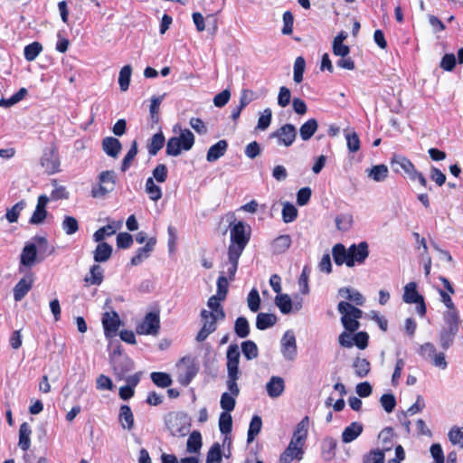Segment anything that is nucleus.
Masks as SVG:
<instances>
[{"label":"nucleus","instance_id":"052dcab7","mask_svg":"<svg viewBox=\"0 0 463 463\" xmlns=\"http://www.w3.org/2000/svg\"><path fill=\"white\" fill-rule=\"evenodd\" d=\"M229 232H245L246 223L241 220H237L233 213L226 214Z\"/></svg>","mask_w":463,"mask_h":463},{"label":"nucleus","instance_id":"2eb2a0df","mask_svg":"<svg viewBox=\"0 0 463 463\" xmlns=\"http://www.w3.org/2000/svg\"><path fill=\"white\" fill-rule=\"evenodd\" d=\"M120 325L121 321L117 312H105L103 314L102 326L107 338L116 336Z\"/></svg>","mask_w":463,"mask_h":463},{"label":"nucleus","instance_id":"f3484780","mask_svg":"<svg viewBox=\"0 0 463 463\" xmlns=\"http://www.w3.org/2000/svg\"><path fill=\"white\" fill-rule=\"evenodd\" d=\"M41 165L48 175L55 174L59 171L60 160L56 151L52 148L42 156Z\"/></svg>","mask_w":463,"mask_h":463},{"label":"nucleus","instance_id":"20e7f679","mask_svg":"<svg viewBox=\"0 0 463 463\" xmlns=\"http://www.w3.org/2000/svg\"><path fill=\"white\" fill-rule=\"evenodd\" d=\"M443 319L445 326L439 333V344L444 351H447L453 345L456 335L458 333L460 317L448 315V318Z\"/></svg>","mask_w":463,"mask_h":463},{"label":"nucleus","instance_id":"f03ea898","mask_svg":"<svg viewBox=\"0 0 463 463\" xmlns=\"http://www.w3.org/2000/svg\"><path fill=\"white\" fill-rule=\"evenodd\" d=\"M165 426L173 436L184 437L190 432L191 420L181 411H171L165 419Z\"/></svg>","mask_w":463,"mask_h":463},{"label":"nucleus","instance_id":"13d9d810","mask_svg":"<svg viewBox=\"0 0 463 463\" xmlns=\"http://www.w3.org/2000/svg\"><path fill=\"white\" fill-rule=\"evenodd\" d=\"M132 68L130 65H125L119 71L118 84L122 91H126L129 87Z\"/></svg>","mask_w":463,"mask_h":463},{"label":"nucleus","instance_id":"8fccbe9b","mask_svg":"<svg viewBox=\"0 0 463 463\" xmlns=\"http://www.w3.org/2000/svg\"><path fill=\"white\" fill-rule=\"evenodd\" d=\"M219 430L222 434H230L232 430V417L231 412H222L219 417Z\"/></svg>","mask_w":463,"mask_h":463},{"label":"nucleus","instance_id":"a18cd8bd","mask_svg":"<svg viewBox=\"0 0 463 463\" xmlns=\"http://www.w3.org/2000/svg\"><path fill=\"white\" fill-rule=\"evenodd\" d=\"M241 352L247 360H252L258 357V346L252 340H246L241 343Z\"/></svg>","mask_w":463,"mask_h":463},{"label":"nucleus","instance_id":"4d7b16f0","mask_svg":"<svg viewBox=\"0 0 463 463\" xmlns=\"http://www.w3.org/2000/svg\"><path fill=\"white\" fill-rule=\"evenodd\" d=\"M26 205L25 201L22 200L16 203L13 207L7 209L5 213V218L9 222H15L18 220V217L21 212L24 209Z\"/></svg>","mask_w":463,"mask_h":463},{"label":"nucleus","instance_id":"a19ab883","mask_svg":"<svg viewBox=\"0 0 463 463\" xmlns=\"http://www.w3.org/2000/svg\"><path fill=\"white\" fill-rule=\"evenodd\" d=\"M439 292L441 297V301L444 303V305L448 308V310L445 311L443 314V318H448V315H452V316H456L457 317H459L458 311L456 308L449 293L442 289H439Z\"/></svg>","mask_w":463,"mask_h":463},{"label":"nucleus","instance_id":"a211bd4d","mask_svg":"<svg viewBox=\"0 0 463 463\" xmlns=\"http://www.w3.org/2000/svg\"><path fill=\"white\" fill-rule=\"evenodd\" d=\"M33 284V273L26 274L22 278L14 288V298L15 301H21L31 290Z\"/></svg>","mask_w":463,"mask_h":463},{"label":"nucleus","instance_id":"cd10ccee","mask_svg":"<svg viewBox=\"0 0 463 463\" xmlns=\"http://www.w3.org/2000/svg\"><path fill=\"white\" fill-rule=\"evenodd\" d=\"M121 147V143L116 137H107L102 140V148L104 152L111 157H117Z\"/></svg>","mask_w":463,"mask_h":463},{"label":"nucleus","instance_id":"69168bd1","mask_svg":"<svg viewBox=\"0 0 463 463\" xmlns=\"http://www.w3.org/2000/svg\"><path fill=\"white\" fill-rule=\"evenodd\" d=\"M380 403L387 413H391L397 404L396 398L392 393L383 394L380 398Z\"/></svg>","mask_w":463,"mask_h":463},{"label":"nucleus","instance_id":"0e129e2a","mask_svg":"<svg viewBox=\"0 0 463 463\" xmlns=\"http://www.w3.org/2000/svg\"><path fill=\"white\" fill-rule=\"evenodd\" d=\"M42 49V44L38 42H33V43L26 45L24 48L25 59L29 61L35 60V58L41 52Z\"/></svg>","mask_w":463,"mask_h":463},{"label":"nucleus","instance_id":"7c9ffc66","mask_svg":"<svg viewBox=\"0 0 463 463\" xmlns=\"http://www.w3.org/2000/svg\"><path fill=\"white\" fill-rule=\"evenodd\" d=\"M332 255L335 265L345 264L348 267V249L342 243H336L332 249Z\"/></svg>","mask_w":463,"mask_h":463},{"label":"nucleus","instance_id":"9d476101","mask_svg":"<svg viewBox=\"0 0 463 463\" xmlns=\"http://www.w3.org/2000/svg\"><path fill=\"white\" fill-rule=\"evenodd\" d=\"M369 256L368 243L361 241L352 244L348 248V267L352 268L355 263L363 264Z\"/></svg>","mask_w":463,"mask_h":463},{"label":"nucleus","instance_id":"338daca9","mask_svg":"<svg viewBox=\"0 0 463 463\" xmlns=\"http://www.w3.org/2000/svg\"><path fill=\"white\" fill-rule=\"evenodd\" d=\"M449 439L453 445H458L463 448V427L458 428L454 426L448 433Z\"/></svg>","mask_w":463,"mask_h":463},{"label":"nucleus","instance_id":"6e6d98bb","mask_svg":"<svg viewBox=\"0 0 463 463\" xmlns=\"http://www.w3.org/2000/svg\"><path fill=\"white\" fill-rule=\"evenodd\" d=\"M384 451L380 449H371L364 456V463H384L385 455Z\"/></svg>","mask_w":463,"mask_h":463},{"label":"nucleus","instance_id":"bb28decb","mask_svg":"<svg viewBox=\"0 0 463 463\" xmlns=\"http://www.w3.org/2000/svg\"><path fill=\"white\" fill-rule=\"evenodd\" d=\"M417 283L414 281L409 282L404 287L402 299L407 304H413L421 301L423 296L417 290Z\"/></svg>","mask_w":463,"mask_h":463},{"label":"nucleus","instance_id":"39448f33","mask_svg":"<svg viewBox=\"0 0 463 463\" xmlns=\"http://www.w3.org/2000/svg\"><path fill=\"white\" fill-rule=\"evenodd\" d=\"M194 143V134L188 130H182L179 137H173L168 139L165 152L168 156H176L182 150H189Z\"/></svg>","mask_w":463,"mask_h":463},{"label":"nucleus","instance_id":"58836bf2","mask_svg":"<svg viewBox=\"0 0 463 463\" xmlns=\"http://www.w3.org/2000/svg\"><path fill=\"white\" fill-rule=\"evenodd\" d=\"M223 455L221 444L215 442L207 452L206 463H222Z\"/></svg>","mask_w":463,"mask_h":463},{"label":"nucleus","instance_id":"c756f323","mask_svg":"<svg viewBox=\"0 0 463 463\" xmlns=\"http://www.w3.org/2000/svg\"><path fill=\"white\" fill-rule=\"evenodd\" d=\"M278 321V317L275 314L260 312L256 317V327L259 330H266L272 327Z\"/></svg>","mask_w":463,"mask_h":463},{"label":"nucleus","instance_id":"72a5a7b5","mask_svg":"<svg viewBox=\"0 0 463 463\" xmlns=\"http://www.w3.org/2000/svg\"><path fill=\"white\" fill-rule=\"evenodd\" d=\"M32 433V430L30 425L27 422H24L21 424L19 429V447L26 451L30 448L31 439L30 436Z\"/></svg>","mask_w":463,"mask_h":463},{"label":"nucleus","instance_id":"dca6fc26","mask_svg":"<svg viewBox=\"0 0 463 463\" xmlns=\"http://www.w3.org/2000/svg\"><path fill=\"white\" fill-rule=\"evenodd\" d=\"M37 247L35 243H28L24 246L20 256V267L19 271H23V267L31 268L33 266L37 260L38 254Z\"/></svg>","mask_w":463,"mask_h":463},{"label":"nucleus","instance_id":"9b49d317","mask_svg":"<svg viewBox=\"0 0 463 463\" xmlns=\"http://www.w3.org/2000/svg\"><path fill=\"white\" fill-rule=\"evenodd\" d=\"M113 233H93V239L96 242H99L95 250L93 251V259L96 262L107 261L112 254V247L107 242L102 241L105 239V235H112Z\"/></svg>","mask_w":463,"mask_h":463},{"label":"nucleus","instance_id":"4c0bfd02","mask_svg":"<svg viewBox=\"0 0 463 463\" xmlns=\"http://www.w3.org/2000/svg\"><path fill=\"white\" fill-rule=\"evenodd\" d=\"M165 137L162 132H158L152 136L147 145L148 153L150 156H156L158 151L164 146Z\"/></svg>","mask_w":463,"mask_h":463},{"label":"nucleus","instance_id":"2f4dec72","mask_svg":"<svg viewBox=\"0 0 463 463\" xmlns=\"http://www.w3.org/2000/svg\"><path fill=\"white\" fill-rule=\"evenodd\" d=\"M353 368L357 377L364 378L370 373L371 364L366 358L357 356L353 362Z\"/></svg>","mask_w":463,"mask_h":463},{"label":"nucleus","instance_id":"4468645a","mask_svg":"<svg viewBox=\"0 0 463 463\" xmlns=\"http://www.w3.org/2000/svg\"><path fill=\"white\" fill-rule=\"evenodd\" d=\"M391 166L395 173L407 175L409 178H411V175H415L416 169L414 165L409 158L402 155H394L392 156Z\"/></svg>","mask_w":463,"mask_h":463},{"label":"nucleus","instance_id":"3c124183","mask_svg":"<svg viewBox=\"0 0 463 463\" xmlns=\"http://www.w3.org/2000/svg\"><path fill=\"white\" fill-rule=\"evenodd\" d=\"M240 374L241 373L237 372H227L226 385L229 390V393H232L234 396H239L240 394V388L237 383Z\"/></svg>","mask_w":463,"mask_h":463},{"label":"nucleus","instance_id":"7ed1b4c3","mask_svg":"<svg viewBox=\"0 0 463 463\" xmlns=\"http://www.w3.org/2000/svg\"><path fill=\"white\" fill-rule=\"evenodd\" d=\"M175 367L177 381L187 386L197 374L200 364L194 356L189 354L181 358Z\"/></svg>","mask_w":463,"mask_h":463},{"label":"nucleus","instance_id":"e2e57ef3","mask_svg":"<svg viewBox=\"0 0 463 463\" xmlns=\"http://www.w3.org/2000/svg\"><path fill=\"white\" fill-rule=\"evenodd\" d=\"M137 154V143L136 140H134L131 144V146L129 150L128 151L127 155L123 158L122 164H121V171L126 172L129 166L131 165V163L133 159L136 157Z\"/></svg>","mask_w":463,"mask_h":463},{"label":"nucleus","instance_id":"603ef678","mask_svg":"<svg viewBox=\"0 0 463 463\" xmlns=\"http://www.w3.org/2000/svg\"><path fill=\"white\" fill-rule=\"evenodd\" d=\"M217 291L216 295L217 298L220 300H225L228 290H229V279L224 276L223 272L217 279Z\"/></svg>","mask_w":463,"mask_h":463},{"label":"nucleus","instance_id":"6ab92c4d","mask_svg":"<svg viewBox=\"0 0 463 463\" xmlns=\"http://www.w3.org/2000/svg\"><path fill=\"white\" fill-rule=\"evenodd\" d=\"M304 450L296 441L290 440L288 448L281 453L279 457L280 463H291L294 458L301 459Z\"/></svg>","mask_w":463,"mask_h":463},{"label":"nucleus","instance_id":"e433bc0d","mask_svg":"<svg viewBox=\"0 0 463 463\" xmlns=\"http://www.w3.org/2000/svg\"><path fill=\"white\" fill-rule=\"evenodd\" d=\"M368 176L375 182H383L388 176L387 165L381 164L373 165L372 168L366 170Z\"/></svg>","mask_w":463,"mask_h":463},{"label":"nucleus","instance_id":"aec40b11","mask_svg":"<svg viewBox=\"0 0 463 463\" xmlns=\"http://www.w3.org/2000/svg\"><path fill=\"white\" fill-rule=\"evenodd\" d=\"M49 202L48 196L42 194L38 197L35 210L29 220L32 224L42 223L47 216L46 205Z\"/></svg>","mask_w":463,"mask_h":463},{"label":"nucleus","instance_id":"09e8293b","mask_svg":"<svg viewBox=\"0 0 463 463\" xmlns=\"http://www.w3.org/2000/svg\"><path fill=\"white\" fill-rule=\"evenodd\" d=\"M152 382L158 387L165 388L172 384L170 374L162 372H153L150 374Z\"/></svg>","mask_w":463,"mask_h":463},{"label":"nucleus","instance_id":"f257e3e1","mask_svg":"<svg viewBox=\"0 0 463 463\" xmlns=\"http://www.w3.org/2000/svg\"><path fill=\"white\" fill-rule=\"evenodd\" d=\"M221 301L215 295L209 298L207 301V306L211 311L207 312L204 309V339L208 335L216 330L217 322L222 321L225 318L223 307L220 304Z\"/></svg>","mask_w":463,"mask_h":463},{"label":"nucleus","instance_id":"1a4fd4ad","mask_svg":"<svg viewBox=\"0 0 463 463\" xmlns=\"http://www.w3.org/2000/svg\"><path fill=\"white\" fill-rule=\"evenodd\" d=\"M251 233H231L228 257L240 259L250 240Z\"/></svg>","mask_w":463,"mask_h":463},{"label":"nucleus","instance_id":"c9c22d12","mask_svg":"<svg viewBox=\"0 0 463 463\" xmlns=\"http://www.w3.org/2000/svg\"><path fill=\"white\" fill-rule=\"evenodd\" d=\"M262 428V419L259 415H253L250 422L248 433H247V443H251L256 436L260 432Z\"/></svg>","mask_w":463,"mask_h":463},{"label":"nucleus","instance_id":"680f3d73","mask_svg":"<svg viewBox=\"0 0 463 463\" xmlns=\"http://www.w3.org/2000/svg\"><path fill=\"white\" fill-rule=\"evenodd\" d=\"M202 445V436L197 430L193 431L187 439V451L194 453L199 450Z\"/></svg>","mask_w":463,"mask_h":463},{"label":"nucleus","instance_id":"5fc2aeb1","mask_svg":"<svg viewBox=\"0 0 463 463\" xmlns=\"http://www.w3.org/2000/svg\"><path fill=\"white\" fill-rule=\"evenodd\" d=\"M236 397L227 392H223L221 396L220 405L222 412H231L234 410L236 405Z\"/></svg>","mask_w":463,"mask_h":463},{"label":"nucleus","instance_id":"423d86ee","mask_svg":"<svg viewBox=\"0 0 463 463\" xmlns=\"http://www.w3.org/2000/svg\"><path fill=\"white\" fill-rule=\"evenodd\" d=\"M99 184L93 187L91 194L95 198L103 197L108 193L114 190L116 184V175L114 171H103L99 175Z\"/></svg>","mask_w":463,"mask_h":463},{"label":"nucleus","instance_id":"c85d7f7f","mask_svg":"<svg viewBox=\"0 0 463 463\" xmlns=\"http://www.w3.org/2000/svg\"><path fill=\"white\" fill-rule=\"evenodd\" d=\"M227 147L228 143L226 140H219L217 143H215L209 148L206 156L207 161L214 162L218 160L221 156H222L225 154Z\"/></svg>","mask_w":463,"mask_h":463},{"label":"nucleus","instance_id":"412c9836","mask_svg":"<svg viewBox=\"0 0 463 463\" xmlns=\"http://www.w3.org/2000/svg\"><path fill=\"white\" fill-rule=\"evenodd\" d=\"M240 350L237 344H232L228 346L226 353V366L227 372H237L240 373L239 364H240Z\"/></svg>","mask_w":463,"mask_h":463},{"label":"nucleus","instance_id":"49530a36","mask_svg":"<svg viewBox=\"0 0 463 463\" xmlns=\"http://www.w3.org/2000/svg\"><path fill=\"white\" fill-rule=\"evenodd\" d=\"M338 293L341 296L346 294L345 298L348 300L354 302L357 306H363L364 303V296L357 290H353L349 288L344 287L339 288Z\"/></svg>","mask_w":463,"mask_h":463},{"label":"nucleus","instance_id":"bf43d9fd","mask_svg":"<svg viewBox=\"0 0 463 463\" xmlns=\"http://www.w3.org/2000/svg\"><path fill=\"white\" fill-rule=\"evenodd\" d=\"M146 192L152 201H158L162 197L161 188L156 185L152 177L146 182Z\"/></svg>","mask_w":463,"mask_h":463},{"label":"nucleus","instance_id":"a878e982","mask_svg":"<svg viewBox=\"0 0 463 463\" xmlns=\"http://www.w3.org/2000/svg\"><path fill=\"white\" fill-rule=\"evenodd\" d=\"M285 389V382L282 377L272 376L266 384V390L269 397L277 398L282 394Z\"/></svg>","mask_w":463,"mask_h":463},{"label":"nucleus","instance_id":"ddd939ff","mask_svg":"<svg viewBox=\"0 0 463 463\" xmlns=\"http://www.w3.org/2000/svg\"><path fill=\"white\" fill-rule=\"evenodd\" d=\"M281 353L288 361H293L298 354L296 336L292 331H286L281 339Z\"/></svg>","mask_w":463,"mask_h":463},{"label":"nucleus","instance_id":"ea45409f","mask_svg":"<svg viewBox=\"0 0 463 463\" xmlns=\"http://www.w3.org/2000/svg\"><path fill=\"white\" fill-rule=\"evenodd\" d=\"M234 332L240 338H245L250 335V324L245 317H239L235 320Z\"/></svg>","mask_w":463,"mask_h":463},{"label":"nucleus","instance_id":"0eeeda50","mask_svg":"<svg viewBox=\"0 0 463 463\" xmlns=\"http://www.w3.org/2000/svg\"><path fill=\"white\" fill-rule=\"evenodd\" d=\"M160 329V317L159 314L156 312L147 313L143 321L136 327V332L138 335H156Z\"/></svg>","mask_w":463,"mask_h":463},{"label":"nucleus","instance_id":"864d4df0","mask_svg":"<svg viewBox=\"0 0 463 463\" xmlns=\"http://www.w3.org/2000/svg\"><path fill=\"white\" fill-rule=\"evenodd\" d=\"M342 314V317H341V323L344 326V328L349 332V333H354L355 332L356 330L359 329L360 327V323L358 320H356L355 318H354L353 317H351L347 311L344 312V313H341Z\"/></svg>","mask_w":463,"mask_h":463},{"label":"nucleus","instance_id":"5701e85b","mask_svg":"<svg viewBox=\"0 0 463 463\" xmlns=\"http://www.w3.org/2000/svg\"><path fill=\"white\" fill-rule=\"evenodd\" d=\"M364 426L361 422L354 421L345 428L342 432V441L344 443H350L356 439L363 432Z\"/></svg>","mask_w":463,"mask_h":463},{"label":"nucleus","instance_id":"473e14b6","mask_svg":"<svg viewBox=\"0 0 463 463\" xmlns=\"http://www.w3.org/2000/svg\"><path fill=\"white\" fill-rule=\"evenodd\" d=\"M318 124L316 118H309L299 128V135L303 141L309 140L316 133Z\"/></svg>","mask_w":463,"mask_h":463},{"label":"nucleus","instance_id":"393cba45","mask_svg":"<svg viewBox=\"0 0 463 463\" xmlns=\"http://www.w3.org/2000/svg\"><path fill=\"white\" fill-rule=\"evenodd\" d=\"M291 238L288 234H280L270 244L271 251L275 255L286 252L291 245Z\"/></svg>","mask_w":463,"mask_h":463},{"label":"nucleus","instance_id":"de8ad7c7","mask_svg":"<svg viewBox=\"0 0 463 463\" xmlns=\"http://www.w3.org/2000/svg\"><path fill=\"white\" fill-rule=\"evenodd\" d=\"M275 303L279 308L280 312L284 315L289 314L292 310V300L287 294H280L276 296Z\"/></svg>","mask_w":463,"mask_h":463},{"label":"nucleus","instance_id":"4be33fe9","mask_svg":"<svg viewBox=\"0 0 463 463\" xmlns=\"http://www.w3.org/2000/svg\"><path fill=\"white\" fill-rule=\"evenodd\" d=\"M309 418L305 416L296 426L293 432L292 440L299 444L300 447L305 445L308 434Z\"/></svg>","mask_w":463,"mask_h":463},{"label":"nucleus","instance_id":"37998d69","mask_svg":"<svg viewBox=\"0 0 463 463\" xmlns=\"http://www.w3.org/2000/svg\"><path fill=\"white\" fill-rule=\"evenodd\" d=\"M28 91L25 88H21L15 94L8 99L2 98L0 99V107L10 108L16 103L20 102L27 95Z\"/></svg>","mask_w":463,"mask_h":463},{"label":"nucleus","instance_id":"f704fd0d","mask_svg":"<svg viewBox=\"0 0 463 463\" xmlns=\"http://www.w3.org/2000/svg\"><path fill=\"white\" fill-rule=\"evenodd\" d=\"M103 269L96 264L91 266L90 272L86 275L84 280L90 285H100L103 281Z\"/></svg>","mask_w":463,"mask_h":463},{"label":"nucleus","instance_id":"774afa93","mask_svg":"<svg viewBox=\"0 0 463 463\" xmlns=\"http://www.w3.org/2000/svg\"><path fill=\"white\" fill-rule=\"evenodd\" d=\"M298 216L297 208L290 203L287 202L283 204L282 218L285 222H293Z\"/></svg>","mask_w":463,"mask_h":463},{"label":"nucleus","instance_id":"b1692460","mask_svg":"<svg viewBox=\"0 0 463 463\" xmlns=\"http://www.w3.org/2000/svg\"><path fill=\"white\" fill-rule=\"evenodd\" d=\"M118 421L124 430H132L134 429V414L128 405L123 404L120 406Z\"/></svg>","mask_w":463,"mask_h":463},{"label":"nucleus","instance_id":"f8f14e48","mask_svg":"<svg viewBox=\"0 0 463 463\" xmlns=\"http://www.w3.org/2000/svg\"><path fill=\"white\" fill-rule=\"evenodd\" d=\"M156 243V239L155 237L148 238L146 243L136 250L135 254L130 259L129 265L136 267L145 262L154 251Z\"/></svg>","mask_w":463,"mask_h":463},{"label":"nucleus","instance_id":"6e6552de","mask_svg":"<svg viewBox=\"0 0 463 463\" xmlns=\"http://www.w3.org/2000/svg\"><path fill=\"white\" fill-rule=\"evenodd\" d=\"M297 137V128L294 125L287 123L269 134V138H277L278 145L290 146Z\"/></svg>","mask_w":463,"mask_h":463},{"label":"nucleus","instance_id":"79ce46f5","mask_svg":"<svg viewBox=\"0 0 463 463\" xmlns=\"http://www.w3.org/2000/svg\"><path fill=\"white\" fill-rule=\"evenodd\" d=\"M393 429L392 427H385L380 433L378 438L382 440L383 449L384 452L389 451L392 449V437H393Z\"/></svg>","mask_w":463,"mask_h":463},{"label":"nucleus","instance_id":"c03bdc74","mask_svg":"<svg viewBox=\"0 0 463 463\" xmlns=\"http://www.w3.org/2000/svg\"><path fill=\"white\" fill-rule=\"evenodd\" d=\"M337 310L339 313L347 311V313L356 320H359L363 317V311L360 308L346 301H340L337 305Z\"/></svg>","mask_w":463,"mask_h":463}]
</instances>
